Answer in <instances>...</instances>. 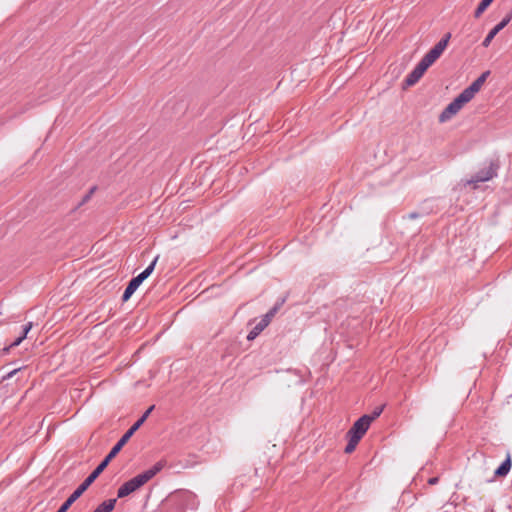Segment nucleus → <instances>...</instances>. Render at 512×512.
Returning a JSON list of instances; mask_svg holds the SVG:
<instances>
[{
    "mask_svg": "<svg viewBox=\"0 0 512 512\" xmlns=\"http://www.w3.org/2000/svg\"><path fill=\"white\" fill-rule=\"evenodd\" d=\"M281 304L275 305L273 308H271L263 317L262 321L265 322L267 325L271 322L272 318L275 316L277 311L279 310Z\"/></svg>",
    "mask_w": 512,
    "mask_h": 512,
    "instance_id": "dca6fc26",
    "label": "nucleus"
},
{
    "mask_svg": "<svg viewBox=\"0 0 512 512\" xmlns=\"http://www.w3.org/2000/svg\"><path fill=\"white\" fill-rule=\"evenodd\" d=\"M32 328V322H29L27 323L24 327H23V331H22V334L17 337L11 344L8 348H6V350H9L10 348L12 347H16L18 345L21 344V342L27 337V334L28 332L31 330Z\"/></svg>",
    "mask_w": 512,
    "mask_h": 512,
    "instance_id": "f8f14e48",
    "label": "nucleus"
},
{
    "mask_svg": "<svg viewBox=\"0 0 512 512\" xmlns=\"http://www.w3.org/2000/svg\"><path fill=\"white\" fill-rule=\"evenodd\" d=\"M19 370H20V368H18V369H14V370H12V371L8 372V373H7V375L3 377V379H9V378H11V377H12V376H14V375L19 371Z\"/></svg>",
    "mask_w": 512,
    "mask_h": 512,
    "instance_id": "6ab92c4d",
    "label": "nucleus"
},
{
    "mask_svg": "<svg viewBox=\"0 0 512 512\" xmlns=\"http://www.w3.org/2000/svg\"><path fill=\"white\" fill-rule=\"evenodd\" d=\"M451 35L446 34L435 46L421 59L416 67L405 79L406 86H413L424 75L426 70L441 56L446 49Z\"/></svg>",
    "mask_w": 512,
    "mask_h": 512,
    "instance_id": "f257e3e1",
    "label": "nucleus"
},
{
    "mask_svg": "<svg viewBox=\"0 0 512 512\" xmlns=\"http://www.w3.org/2000/svg\"><path fill=\"white\" fill-rule=\"evenodd\" d=\"M158 259H159V256L157 255L153 259V261L150 263V265L145 268L144 271H142L136 277L131 279V281L129 282L128 286L126 287V289L123 293V296H122L123 301H127L133 295V293L138 289V287L142 284V282L152 274Z\"/></svg>",
    "mask_w": 512,
    "mask_h": 512,
    "instance_id": "39448f33",
    "label": "nucleus"
},
{
    "mask_svg": "<svg viewBox=\"0 0 512 512\" xmlns=\"http://www.w3.org/2000/svg\"><path fill=\"white\" fill-rule=\"evenodd\" d=\"M470 100L461 92L439 115V122L444 123L455 116Z\"/></svg>",
    "mask_w": 512,
    "mask_h": 512,
    "instance_id": "423d86ee",
    "label": "nucleus"
},
{
    "mask_svg": "<svg viewBox=\"0 0 512 512\" xmlns=\"http://www.w3.org/2000/svg\"><path fill=\"white\" fill-rule=\"evenodd\" d=\"M138 430V428L132 425L125 434L119 439V441L115 444V446L111 449L105 459L99 464L105 469L109 462L119 453L122 447L127 443V441L131 438V436Z\"/></svg>",
    "mask_w": 512,
    "mask_h": 512,
    "instance_id": "0eeeda50",
    "label": "nucleus"
},
{
    "mask_svg": "<svg viewBox=\"0 0 512 512\" xmlns=\"http://www.w3.org/2000/svg\"><path fill=\"white\" fill-rule=\"evenodd\" d=\"M511 469V458L510 455L502 462V464L496 469L495 476L504 477Z\"/></svg>",
    "mask_w": 512,
    "mask_h": 512,
    "instance_id": "9b49d317",
    "label": "nucleus"
},
{
    "mask_svg": "<svg viewBox=\"0 0 512 512\" xmlns=\"http://www.w3.org/2000/svg\"><path fill=\"white\" fill-rule=\"evenodd\" d=\"M437 482H438V478H437V477H433V478H430V479L428 480V483H429L430 485H434V484H436Z\"/></svg>",
    "mask_w": 512,
    "mask_h": 512,
    "instance_id": "aec40b11",
    "label": "nucleus"
},
{
    "mask_svg": "<svg viewBox=\"0 0 512 512\" xmlns=\"http://www.w3.org/2000/svg\"><path fill=\"white\" fill-rule=\"evenodd\" d=\"M268 325L263 322L262 320H260L255 326L254 328L248 333L247 335V339L248 340H253L255 339Z\"/></svg>",
    "mask_w": 512,
    "mask_h": 512,
    "instance_id": "4468645a",
    "label": "nucleus"
},
{
    "mask_svg": "<svg viewBox=\"0 0 512 512\" xmlns=\"http://www.w3.org/2000/svg\"><path fill=\"white\" fill-rule=\"evenodd\" d=\"M512 19V10L493 28L490 30V32L487 34L485 39L482 42V45L487 48L490 44L493 38L504 28L508 25V23Z\"/></svg>",
    "mask_w": 512,
    "mask_h": 512,
    "instance_id": "6e6552de",
    "label": "nucleus"
},
{
    "mask_svg": "<svg viewBox=\"0 0 512 512\" xmlns=\"http://www.w3.org/2000/svg\"><path fill=\"white\" fill-rule=\"evenodd\" d=\"M103 467L98 465L94 471L84 480V482L67 498L57 512H66L70 506L88 489V487L102 473Z\"/></svg>",
    "mask_w": 512,
    "mask_h": 512,
    "instance_id": "20e7f679",
    "label": "nucleus"
},
{
    "mask_svg": "<svg viewBox=\"0 0 512 512\" xmlns=\"http://www.w3.org/2000/svg\"><path fill=\"white\" fill-rule=\"evenodd\" d=\"M491 2H493L494 0H490Z\"/></svg>",
    "mask_w": 512,
    "mask_h": 512,
    "instance_id": "412c9836",
    "label": "nucleus"
},
{
    "mask_svg": "<svg viewBox=\"0 0 512 512\" xmlns=\"http://www.w3.org/2000/svg\"><path fill=\"white\" fill-rule=\"evenodd\" d=\"M116 504V499H109L98 505L93 512H112Z\"/></svg>",
    "mask_w": 512,
    "mask_h": 512,
    "instance_id": "ddd939ff",
    "label": "nucleus"
},
{
    "mask_svg": "<svg viewBox=\"0 0 512 512\" xmlns=\"http://www.w3.org/2000/svg\"><path fill=\"white\" fill-rule=\"evenodd\" d=\"M163 467L164 464L162 462H157L151 468L126 481L119 487L117 491V497L124 498L137 491L148 481H150L157 473H159Z\"/></svg>",
    "mask_w": 512,
    "mask_h": 512,
    "instance_id": "f03ea898",
    "label": "nucleus"
},
{
    "mask_svg": "<svg viewBox=\"0 0 512 512\" xmlns=\"http://www.w3.org/2000/svg\"><path fill=\"white\" fill-rule=\"evenodd\" d=\"M382 413V408H378L376 410L373 411L372 414L368 415V418H371V423L380 416V414Z\"/></svg>",
    "mask_w": 512,
    "mask_h": 512,
    "instance_id": "a211bd4d",
    "label": "nucleus"
},
{
    "mask_svg": "<svg viewBox=\"0 0 512 512\" xmlns=\"http://www.w3.org/2000/svg\"><path fill=\"white\" fill-rule=\"evenodd\" d=\"M371 425V418H368V414L363 415L357 419L352 427L347 432L348 443L345 447L346 453H352L357 447L359 441L365 435Z\"/></svg>",
    "mask_w": 512,
    "mask_h": 512,
    "instance_id": "7ed1b4c3",
    "label": "nucleus"
},
{
    "mask_svg": "<svg viewBox=\"0 0 512 512\" xmlns=\"http://www.w3.org/2000/svg\"><path fill=\"white\" fill-rule=\"evenodd\" d=\"M489 74V71L482 73L470 86L464 89L462 93L471 101L475 94L481 89Z\"/></svg>",
    "mask_w": 512,
    "mask_h": 512,
    "instance_id": "1a4fd4ad",
    "label": "nucleus"
},
{
    "mask_svg": "<svg viewBox=\"0 0 512 512\" xmlns=\"http://www.w3.org/2000/svg\"><path fill=\"white\" fill-rule=\"evenodd\" d=\"M153 408H154V406H151L150 408H148L145 411V413L133 425L139 429L141 427V425L145 422V420L147 419V417L149 416V414L151 413Z\"/></svg>",
    "mask_w": 512,
    "mask_h": 512,
    "instance_id": "f3484780",
    "label": "nucleus"
},
{
    "mask_svg": "<svg viewBox=\"0 0 512 512\" xmlns=\"http://www.w3.org/2000/svg\"><path fill=\"white\" fill-rule=\"evenodd\" d=\"M496 169L497 167L493 163H490L486 170L478 172L468 183L472 184L488 181L496 175Z\"/></svg>",
    "mask_w": 512,
    "mask_h": 512,
    "instance_id": "9d476101",
    "label": "nucleus"
},
{
    "mask_svg": "<svg viewBox=\"0 0 512 512\" xmlns=\"http://www.w3.org/2000/svg\"><path fill=\"white\" fill-rule=\"evenodd\" d=\"M491 3L492 2L490 0H481V2L479 3V5L477 6V8L474 12V17L479 18L485 12V10L490 6Z\"/></svg>",
    "mask_w": 512,
    "mask_h": 512,
    "instance_id": "2eb2a0df",
    "label": "nucleus"
}]
</instances>
